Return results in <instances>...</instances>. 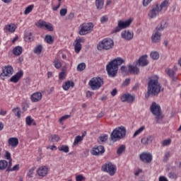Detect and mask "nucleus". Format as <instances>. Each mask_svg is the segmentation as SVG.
Returning <instances> with one entry per match:
<instances>
[{"mask_svg":"<svg viewBox=\"0 0 181 181\" xmlns=\"http://www.w3.org/2000/svg\"><path fill=\"white\" fill-rule=\"evenodd\" d=\"M160 91H163V88H162V85L159 83V76L153 75L148 77L147 93L145 95L146 98H149L151 95L152 97H157Z\"/></svg>","mask_w":181,"mask_h":181,"instance_id":"obj_1","label":"nucleus"},{"mask_svg":"<svg viewBox=\"0 0 181 181\" xmlns=\"http://www.w3.org/2000/svg\"><path fill=\"white\" fill-rule=\"evenodd\" d=\"M125 63V60L121 57H117L116 59L110 62L106 66V71L109 77H116L118 74V67Z\"/></svg>","mask_w":181,"mask_h":181,"instance_id":"obj_2","label":"nucleus"},{"mask_svg":"<svg viewBox=\"0 0 181 181\" xmlns=\"http://www.w3.org/2000/svg\"><path fill=\"white\" fill-rule=\"evenodd\" d=\"M166 28H168V25L166 24V23L161 22L160 24L155 28L151 35L152 43H154V44L160 43V40L162 37V33H160V32H162V30H165Z\"/></svg>","mask_w":181,"mask_h":181,"instance_id":"obj_3","label":"nucleus"},{"mask_svg":"<svg viewBox=\"0 0 181 181\" xmlns=\"http://www.w3.org/2000/svg\"><path fill=\"white\" fill-rule=\"evenodd\" d=\"M127 136V129L124 126H121L115 129L110 134V139L113 142H117L119 139H123Z\"/></svg>","mask_w":181,"mask_h":181,"instance_id":"obj_4","label":"nucleus"},{"mask_svg":"<svg viewBox=\"0 0 181 181\" xmlns=\"http://www.w3.org/2000/svg\"><path fill=\"white\" fill-rule=\"evenodd\" d=\"M150 110L153 115H155L156 124H159L160 121L163 119V115L160 110V106L157 105L155 102L152 103L150 107Z\"/></svg>","mask_w":181,"mask_h":181,"instance_id":"obj_5","label":"nucleus"},{"mask_svg":"<svg viewBox=\"0 0 181 181\" xmlns=\"http://www.w3.org/2000/svg\"><path fill=\"white\" fill-rule=\"evenodd\" d=\"M114 47V40L111 38H105L99 42L97 45L98 50H110Z\"/></svg>","mask_w":181,"mask_h":181,"instance_id":"obj_6","label":"nucleus"},{"mask_svg":"<svg viewBox=\"0 0 181 181\" xmlns=\"http://www.w3.org/2000/svg\"><path fill=\"white\" fill-rule=\"evenodd\" d=\"M132 18H129L125 21L122 20L119 21L117 23V26L112 30V33H118V32H121L122 29H127V28H129L132 23Z\"/></svg>","mask_w":181,"mask_h":181,"instance_id":"obj_7","label":"nucleus"},{"mask_svg":"<svg viewBox=\"0 0 181 181\" xmlns=\"http://www.w3.org/2000/svg\"><path fill=\"white\" fill-rule=\"evenodd\" d=\"M91 90H100L104 84V80L100 77L93 78L88 83Z\"/></svg>","mask_w":181,"mask_h":181,"instance_id":"obj_8","label":"nucleus"},{"mask_svg":"<svg viewBox=\"0 0 181 181\" xmlns=\"http://www.w3.org/2000/svg\"><path fill=\"white\" fill-rule=\"evenodd\" d=\"M79 35L84 36V35H88V33H91L93 29H94V25L93 23H84L80 25Z\"/></svg>","mask_w":181,"mask_h":181,"instance_id":"obj_9","label":"nucleus"},{"mask_svg":"<svg viewBox=\"0 0 181 181\" xmlns=\"http://www.w3.org/2000/svg\"><path fill=\"white\" fill-rule=\"evenodd\" d=\"M101 169L103 172H106L107 173H109L110 176H114V175H115V173L117 172V168L111 163L104 164L102 166Z\"/></svg>","mask_w":181,"mask_h":181,"instance_id":"obj_10","label":"nucleus"},{"mask_svg":"<svg viewBox=\"0 0 181 181\" xmlns=\"http://www.w3.org/2000/svg\"><path fill=\"white\" fill-rule=\"evenodd\" d=\"M12 74H13V68L11 66H6L2 69L0 77L1 80H5V77H10Z\"/></svg>","mask_w":181,"mask_h":181,"instance_id":"obj_11","label":"nucleus"},{"mask_svg":"<svg viewBox=\"0 0 181 181\" xmlns=\"http://www.w3.org/2000/svg\"><path fill=\"white\" fill-rule=\"evenodd\" d=\"M161 10L159 8V4H156L155 6L152 8L151 10L149 11L148 13V16L149 19H155L159 13H160Z\"/></svg>","mask_w":181,"mask_h":181,"instance_id":"obj_12","label":"nucleus"},{"mask_svg":"<svg viewBox=\"0 0 181 181\" xmlns=\"http://www.w3.org/2000/svg\"><path fill=\"white\" fill-rule=\"evenodd\" d=\"M36 26H37V28H46L47 30H49V32H53L54 28H53V25H52V23H46V21H39V22L36 24Z\"/></svg>","mask_w":181,"mask_h":181,"instance_id":"obj_13","label":"nucleus"},{"mask_svg":"<svg viewBox=\"0 0 181 181\" xmlns=\"http://www.w3.org/2000/svg\"><path fill=\"white\" fill-rule=\"evenodd\" d=\"M140 160L146 162V163H151L152 162V154L151 153H142L139 156Z\"/></svg>","mask_w":181,"mask_h":181,"instance_id":"obj_14","label":"nucleus"},{"mask_svg":"<svg viewBox=\"0 0 181 181\" xmlns=\"http://www.w3.org/2000/svg\"><path fill=\"white\" fill-rule=\"evenodd\" d=\"M105 152V149L103 146H98L97 147H94L91 151L90 153L93 156H100V155H103Z\"/></svg>","mask_w":181,"mask_h":181,"instance_id":"obj_15","label":"nucleus"},{"mask_svg":"<svg viewBox=\"0 0 181 181\" xmlns=\"http://www.w3.org/2000/svg\"><path fill=\"white\" fill-rule=\"evenodd\" d=\"M122 103H129L132 104L135 101V96L132 95L129 93L124 94L121 96Z\"/></svg>","mask_w":181,"mask_h":181,"instance_id":"obj_16","label":"nucleus"},{"mask_svg":"<svg viewBox=\"0 0 181 181\" xmlns=\"http://www.w3.org/2000/svg\"><path fill=\"white\" fill-rule=\"evenodd\" d=\"M121 36L124 40L131 42L134 39V32L129 30H124L122 32Z\"/></svg>","mask_w":181,"mask_h":181,"instance_id":"obj_17","label":"nucleus"},{"mask_svg":"<svg viewBox=\"0 0 181 181\" xmlns=\"http://www.w3.org/2000/svg\"><path fill=\"white\" fill-rule=\"evenodd\" d=\"M137 66H141V67H145L149 64V62H148V55H142L139 60L136 62Z\"/></svg>","mask_w":181,"mask_h":181,"instance_id":"obj_18","label":"nucleus"},{"mask_svg":"<svg viewBox=\"0 0 181 181\" xmlns=\"http://www.w3.org/2000/svg\"><path fill=\"white\" fill-rule=\"evenodd\" d=\"M23 77V71L20 70L18 72H17L14 76H13L10 78V81H11V83H18V81H19V80H21V78H22Z\"/></svg>","mask_w":181,"mask_h":181,"instance_id":"obj_19","label":"nucleus"},{"mask_svg":"<svg viewBox=\"0 0 181 181\" xmlns=\"http://www.w3.org/2000/svg\"><path fill=\"white\" fill-rule=\"evenodd\" d=\"M48 172H49V168H47L45 165H42L38 168L37 173L39 176H42V177H45V176L47 175Z\"/></svg>","mask_w":181,"mask_h":181,"instance_id":"obj_20","label":"nucleus"},{"mask_svg":"<svg viewBox=\"0 0 181 181\" xmlns=\"http://www.w3.org/2000/svg\"><path fill=\"white\" fill-rule=\"evenodd\" d=\"M30 100L33 103H39L42 100V93L40 92H35L30 96Z\"/></svg>","mask_w":181,"mask_h":181,"instance_id":"obj_21","label":"nucleus"},{"mask_svg":"<svg viewBox=\"0 0 181 181\" xmlns=\"http://www.w3.org/2000/svg\"><path fill=\"white\" fill-rule=\"evenodd\" d=\"M84 42V40L81 38H76L75 40L74 50L76 53H80L81 50V42Z\"/></svg>","mask_w":181,"mask_h":181,"instance_id":"obj_22","label":"nucleus"},{"mask_svg":"<svg viewBox=\"0 0 181 181\" xmlns=\"http://www.w3.org/2000/svg\"><path fill=\"white\" fill-rule=\"evenodd\" d=\"M8 146H12V148H16L19 145V139L16 137H11L8 140Z\"/></svg>","mask_w":181,"mask_h":181,"instance_id":"obj_23","label":"nucleus"},{"mask_svg":"<svg viewBox=\"0 0 181 181\" xmlns=\"http://www.w3.org/2000/svg\"><path fill=\"white\" fill-rule=\"evenodd\" d=\"M170 5V2H169V0H163L160 4H159V8L160 11H168V8H169V6Z\"/></svg>","mask_w":181,"mask_h":181,"instance_id":"obj_24","label":"nucleus"},{"mask_svg":"<svg viewBox=\"0 0 181 181\" xmlns=\"http://www.w3.org/2000/svg\"><path fill=\"white\" fill-rule=\"evenodd\" d=\"M129 73L130 74H139V68L134 66L132 65L128 66Z\"/></svg>","mask_w":181,"mask_h":181,"instance_id":"obj_25","label":"nucleus"},{"mask_svg":"<svg viewBox=\"0 0 181 181\" xmlns=\"http://www.w3.org/2000/svg\"><path fill=\"white\" fill-rule=\"evenodd\" d=\"M66 66H64L62 69V72H60L59 74V83H62L63 80H66Z\"/></svg>","mask_w":181,"mask_h":181,"instance_id":"obj_26","label":"nucleus"},{"mask_svg":"<svg viewBox=\"0 0 181 181\" xmlns=\"http://www.w3.org/2000/svg\"><path fill=\"white\" fill-rule=\"evenodd\" d=\"M95 4L98 11H101L104 8V0H95Z\"/></svg>","mask_w":181,"mask_h":181,"instance_id":"obj_27","label":"nucleus"},{"mask_svg":"<svg viewBox=\"0 0 181 181\" xmlns=\"http://www.w3.org/2000/svg\"><path fill=\"white\" fill-rule=\"evenodd\" d=\"M62 87H63L64 90H65V91H67V90H69V88H70V87H74V82L70 81H67L62 86Z\"/></svg>","mask_w":181,"mask_h":181,"instance_id":"obj_28","label":"nucleus"},{"mask_svg":"<svg viewBox=\"0 0 181 181\" xmlns=\"http://www.w3.org/2000/svg\"><path fill=\"white\" fill-rule=\"evenodd\" d=\"M13 54L14 56H21V54H22V47L17 46L14 47L13 49Z\"/></svg>","mask_w":181,"mask_h":181,"instance_id":"obj_29","label":"nucleus"},{"mask_svg":"<svg viewBox=\"0 0 181 181\" xmlns=\"http://www.w3.org/2000/svg\"><path fill=\"white\" fill-rule=\"evenodd\" d=\"M12 112L14 113L16 117H18V118H21V115L22 113V111L21 110V107H17L12 110Z\"/></svg>","mask_w":181,"mask_h":181,"instance_id":"obj_30","label":"nucleus"},{"mask_svg":"<svg viewBox=\"0 0 181 181\" xmlns=\"http://www.w3.org/2000/svg\"><path fill=\"white\" fill-rule=\"evenodd\" d=\"M8 168V161L6 160H0V170H5Z\"/></svg>","mask_w":181,"mask_h":181,"instance_id":"obj_31","label":"nucleus"},{"mask_svg":"<svg viewBox=\"0 0 181 181\" xmlns=\"http://www.w3.org/2000/svg\"><path fill=\"white\" fill-rule=\"evenodd\" d=\"M4 29L6 30H8V32H11V33H13V32H15L16 27L14 25V24H9V25H6Z\"/></svg>","mask_w":181,"mask_h":181,"instance_id":"obj_32","label":"nucleus"},{"mask_svg":"<svg viewBox=\"0 0 181 181\" xmlns=\"http://www.w3.org/2000/svg\"><path fill=\"white\" fill-rule=\"evenodd\" d=\"M25 42H33V36H32V33L28 32L25 35Z\"/></svg>","mask_w":181,"mask_h":181,"instance_id":"obj_33","label":"nucleus"},{"mask_svg":"<svg viewBox=\"0 0 181 181\" xmlns=\"http://www.w3.org/2000/svg\"><path fill=\"white\" fill-rule=\"evenodd\" d=\"M42 49L43 47L42 45H38L34 48V53H35V54H40V53H42Z\"/></svg>","mask_w":181,"mask_h":181,"instance_id":"obj_34","label":"nucleus"},{"mask_svg":"<svg viewBox=\"0 0 181 181\" xmlns=\"http://www.w3.org/2000/svg\"><path fill=\"white\" fill-rule=\"evenodd\" d=\"M60 152H64V153H69V146L62 145L58 147Z\"/></svg>","mask_w":181,"mask_h":181,"instance_id":"obj_35","label":"nucleus"},{"mask_svg":"<svg viewBox=\"0 0 181 181\" xmlns=\"http://www.w3.org/2000/svg\"><path fill=\"white\" fill-rule=\"evenodd\" d=\"M83 141V136H76L75 137V140L74 141L73 146H76L80 144V142Z\"/></svg>","mask_w":181,"mask_h":181,"instance_id":"obj_36","label":"nucleus"},{"mask_svg":"<svg viewBox=\"0 0 181 181\" xmlns=\"http://www.w3.org/2000/svg\"><path fill=\"white\" fill-rule=\"evenodd\" d=\"M45 40H46L47 43H48V45H52L53 42H54V39L53 38V37H52V35H47L45 36Z\"/></svg>","mask_w":181,"mask_h":181,"instance_id":"obj_37","label":"nucleus"},{"mask_svg":"<svg viewBox=\"0 0 181 181\" xmlns=\"http://www.w3.org/2000/svg\"><path fill=\"white\" fill-rule=\"evenodd\" d=\"M53 63L55 69H60V67H62V62H60V60H59V59L56 58L54 60Z\"/></svg>","mask_w":181,"mask_h":181,"instance_id":"obj_38","label":"nucleus"},{"mask_svg":"<svg viewBox=\"0 0 181 181\" xmlns=\"http://www.w3.org/2000/svg\"><path fill=\"white\" fill-rule=\"evenodd\" d=\"M50 139L51 142H59V141H60V136L57 134L51 135Z\"/></svg>","mask_w":181,"mask_h":181,"instance_id":"obj_39","label":"nucleus"},{"mask_svg":"<svg viewBox=\"0 0 181 181\" xmlns=\"http://www.w3.org/2000/svg\"><path fill=\"white\" fill-rule=\"evenodd\" d=\"M150 56L153 60H158L159 59V53L158 52H151Z\"/></svg>","mask_w":181,"mask_h":181,"instance_id":"obj_40","label":"nucleus"},{"mask_svg":"<svg viewBox=\"0 0 181 181\" xmlns=\"http://www.w3.org/2000/svg\"><path fill=\"white\" fill-rule=\"evenodd\" d=\"M125 145H121L117 150V153L118 155H122V152L125 151Z\"/></svg>","mask_w":181,"mask_h":181,"instance_id":"obj_41","label":"nucleus"},{"mask_svg":"<svg viewBox=\"0 0 181 181\" xmlns=\"http://www.w3.org/2000/svg\"><path fill=\"white\" fill-rule=\"evenodd\" d=\"M19 170V164L14 165L11 168L6 169V172H18Z\"/></svg>","mask_w":181,"mask_h":181,"instance_id":"obj_42","label":"nucleus"},{"mask_svg":"<svg viewBox=\"0 0 181 181\" xmlns=\"http://www.w3.org/2000/svg\"><path fill=\"white\" fill-rule=\"evenodd\" d=\"M120 71H121L122 74H128L129 69L126 66L122 65L120 67Z\"/></svg>","mask_w":181,"mask_h":181,"instance_id":"obj_43","label":"nucleus"},{"mask_svg":"<svg viewBox=\"0 0 181 181\" xmlns=\"http://www.w3.org/2000/svg\"><path fill=\"white\" fill-rule=\"evenodd\" d=\"M86 69V63L82 62L77 66L78 71H83Z\"/></svg>","mask_w":181,"mask_h":181,"instance_id":"obj_44","label":"nucleus"},{"mask_svg":"<svg viewBox=\"0 0 181 181\" xmlns=\"http://www.w3.org/2000/svg\"><path fill=\"white\" fill-rule=\"evenodd\" d=\"M33 8H34V6L33 5H30L28 6L25 11H24V14L25 15H29V13L31 12L32 11H33Z\"/></svg>","mask_w":181,"mask_h":181,"instance_id":"obj_45","label":"nucleus"},{"mask_svg":"<svg viewBox=\"0 0 181 181\" xmlns=\"http://www.w3.org/2000/svg\"><path fill=\"white\" fill-rule=\"evenodd\" d=\"M144 129H145V127H140L139 129H137L134 135H133V138H135L136 136H138V135H139V134H141V132H142L144 131Z\"/></svg>","mask_w":181,"mask_h":181,"instance_id":"obj_46","label":"nucleus"},{"mask_svg":"<svg viewBox=\"0 0 181 181\" xmlns=\"http://www.w3.org/2000/svg\"><path fill=\"white\" fill-rule=\"evenodd\" d=\"M165 71L169 77H173L175 76V71L173 69H166Z\"/></svg>","mask_w":181,"mask_h":181,"instance_id":"obj_47","label":"nucleus"},{"mask_svg":"<svg viewBox=\"0 0 181 181\" xmlns=\"http://www.w3.org/2000/svg\"><path fill=\"white\" fill-rule=\"evenodd\" d=\"M36 168L33 167L31 169L29 170L28 173L27 174V176L28 177H33V174L35 173V170Z\"/></svg>","mask_w":181,"mask_h":181,"instance_id":"obj_48","label":"nucleus"},{"mask_svg":"<svg viewBox=\"0 0 181 181\" xmlns=\"http://www.w3.org/2000/svg\"><path fill=\"white\" fill-rule=\"evenodd\" d=\"M33 119H32V117L28 116L25 119V122L27 125H32V122H33Z\"/></svg>","mask_w":181,"mask_h":181,"instance_id":"obj_49","label":"nucleus"},{"mask_svg":"<svg viewBox=\"0 0 181 181\" xmlns=\"http://www.w3.org/2000/svg\"><path fill=\"white\" fill-rule=\"evenodd\" d=\"M169 158H170V152L168 151L164 155L163 162H168V160H169Z\"/></svg>","mask_w":181,"mask_h":181,"instance_id":"obj_50","label":"nucleus"},{"mask_svg":"<svg viewBox=\"0 0 181 181\" xmlns=\"http://www.w3.org/2000/svg\"><path fill=\"white\" fill-rule=\"evenodd\" d=\"M99 139L101 141V142H105L108 140V135L105 134L104 136H100Z\"/></svg>","mask_w":181,"mask_h":181,"instance_id":"obj_51","label":"nucleus"},{"mask_svg":"<svg viewBox=\"0 0 181 181\" xmlns=\"http://www.w3.org/2000/svg\"><path fill=\"white\" fill-rule=\"evenodd\" d=\"M70 117H71L70 115H64L59 119V122H63V121H66V119H68V118H70Z\"/></svg>","mask_w":181,"mask_h":181,"instance_id":"obj_52","label":"nucleus"},{"mask_svg":"<svg viewBox=\"0 0 181 181\" xmlns=\"http://www.w3.org/2000/svg\"><path fill=\"white\" fill-rule=\"evenodd\" d=\"M61 16H66L67 15V8H62L59 11Z\"/></svg>","mask_w":181,"mask_h":181,"instance_id":"obj_53","label":"nucleus"},{"mask_svg":"<svg viewBox=\"0 0 181 181\" xmlns=\"http://www.w3.org/2000/svg\"><path fill=\"white\" fill-rule=\"evenodd\" d=\"M172 142L170 139H165L163 141L162 145L163 146H168V145Z\"/></svg>","mask_w":181,"mask_h":181,"instance_id":"obj_54","label":"nucleus"},{"mask_svg":"<svg viewBox=\"0 0 181 181\" xmlns=\"http://www.w3.org/2000/svg\"><path fill=\"white\" fill-rule=\"evenodd\" d=\"M76 181L86 180V177L84 176H83L82 175H78L76 177Z\"/></svg>","mask_w":181,"mask_h":181,"instance_id":"obj_55","label":"nucleus"},{"mask_svg":"<svg viewBox=\"0 0 181 181\" xmlns=\"http://www.w3.org/2000/svg\"><path fill=\"white\" fill-rule=\"evenodd\" d=\"M129 83H131V79L129 78H126L123 83L122 86H124V87H127V86H129Z\"/></svg>","mask_w":181,"mask_h":181,"instance_id":"obj_56","label":"nucleus"},{"mask_svg":"<svg viewBox=\"0 0 181 181\" xmlns=\"http://www.w3.org/2000/svg\"><path fill=\"white\" fill-rule=\"evenodd\" d=\"M146 138H147V142H148V144H152V142H153V139L155 137L152 135H150Z\"/></svg>","mask_w":181,"mask_h":181,"instance_id":"obj_57","label":"nucleus"},{"mask_svg":"<svg viewBox=\"0 0 181 181\" xmlns=\"http://www.w3.org/2000/svg\"><path fill=\"white\" fill-rule=\"evenodd\" d=\"M141 144H143V145H148L149 143L148 142V139L146 137H144L141 139Z\"/></svg>","mask_w":181,"mask_h":181,"instance_id":"obj_58","label":"nucleus"},{"mask_svg":"<svg viewBox=\"0 0 181 181\" xmlns=\"http://www.w3.org/2000/svg\"><path fill=\"white\" fill-rule=\"evenodd\" d=\"M5 158L7 159V160H12V158L11 157V153H9V151H6Z\"/></svg>","mask_w":181,"mask_h":181,"instance_id":"obj_59","label":"nucleus"},{"mask_svg":"<svg viewBox=\"0 0 181 181\" xmlns=\"http://www.w3.org/2000/svg\"><path fill=\"white\" fill-rule=\"evenodd\" d=\"M100 22L101 23H105V22H108V17H107V16H103L100 18Z\"/></svg>","mask_w":181,"mask_h":181,"instance_id":"obj_60","label":"nucleus"},{"mask_svg":"<svg viewBox=\"0 0 181 181\" xmlns=\"http://www.w3.org/2000/svg\"><path fill=\"white\" fill-rule=\"evenodd\" d=\"M150 2H152V0H143V6H148Z\"/></svg>","mask_w":181,"mask_h":181,"instance_id":"obj_61","label":"nucleus"},{"mask_svg":"<svg viewBox=\"0 0 181 181\" xmlns=\"http://www.w3.org/2000/svg\"><path fill=\"white\" fill-rule=\"evenodd\" d=\"M168 177H170V179H176V177H177V176H176V174H175L174 173H170L168 174Z\"/></svg>","mask_w":181,"mask_h":181,"instance_id":"obj_62","label":"nucleus"},{"mask_svg":"<svg viewBox=\"0 0 181 181\" xmlns=\"http://www.w3.org/2000/svg\"><path fill=\"white\" fill-rule=\"evenodd\" d=\"M93 94H94L93 92H91L90 90L87 91L86 92V97H87V98H90L93 97Z\"/></svg>","mask_w":181,"mask_h":181,"instance_id":"obj_63","label":"nucleus"},{"mask_svg":"<svg viewBox=\"0 0 181 181\" xmlns=\"http://www.w3.org/2000/svg\"><path fill=\"white\" fill-rule=\"evenodd\" d=\"M158 181H169V180H168V178H166V177H165V176H160V177H159Z\"/></svg>","mask_w":181,"mask_h":181,"instance_id":"obj_64","label":"nucleus"}]
</instances>
